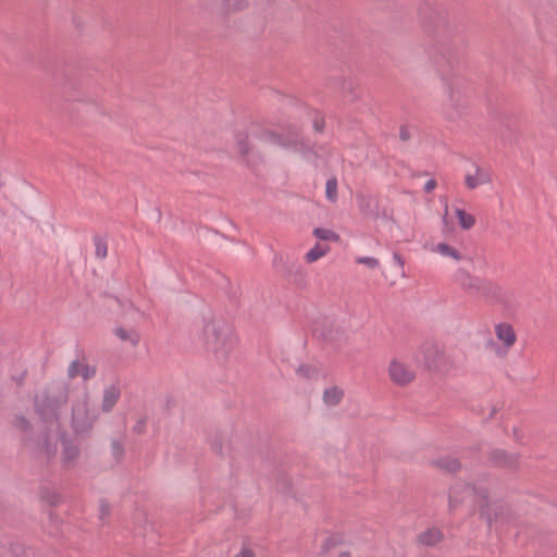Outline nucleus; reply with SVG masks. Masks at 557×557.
I'll use <instances>...</instances> for the list:
<instances>
[{
	"label": "nucleus",
	"mask_w": 557,
	"mask_h": 557,
	"mask_svg": "<svg viewBox=\"0 0 557 557\" xmlns=\"http://www.w3.org/2000/svg\"><path fill=\"white\" fill-rule=\"evenodd\" d=\"M488 494L485 486L457 482L449 490V510H455L466 498L471 497L480 505V515L486 519L490 528L494 522H508L509 509L500 503H490Z\"/></svg>",
	"instance_id": "1"
},
{
	"label": "nucleus",
	"mask_w": 557,
	"mask_h": 557,
	"mask_svg": "<svg viewBox=\"0 0 557 557\" xmlns=\"http://www.w3.org/2000/svg\"><path fill=\"white\" fill-rule=\"evenodd\" d=\"M454 33L455 29L444 18L430 32L433 40V62L444 81L448 79L460 62V54L451 41Z\"/></svg>",
	"instance_id": "2"
},
{
	"label": "nucleus",
	"mask_w": 557,
	"mask_h": 557,
	"mask_svg": "<svg viewBox=\"0 0 557 557\" xmlns=\"http://www.w3.org/2000/svg\"><path fill=\"white\" fill-rule=\"evenodd\" d=\"M202 338L206 349L213 354L219 362L227 359L235 345L232 327L221 319H211L205 322Z\"/></svg>",
	"instance_id": "3"
},
{
	"label": "nucleus",
	"mask_w": 557,
	"mask_h": 557,
	"mask_svg": "<svg viewBox=\"0 0 557 557\" xmlns=\"http://www.w3.org/2000/svg\"><path fill=\"white\" fill-rule=\"evenodd\" d=\"M258 137L262 141L300 152L306 159L317 158V153L310 147L309 143L300 136L296 127L280 134L270 129H263L259 133Z\"/></svg>",
	"instance_id": "4"
},
{
	"label": "nucleus",
	"mask_w": 557,
	"mask_h": 557,
	"mask_svg": "<svg viewBox=\"0 0 557 557\" xmlns=\"http://www.w3.org/2000/svg\"><path fill=\"white\" fill-rule=\"evenodd\" d=\"M97 414L90 409L86 388L72 405L71 428L77 438L89 437L92 426L97 421Z\"/></svg>",
	"instance_id": "5"
},
{
	"label": "nucleus",
	"mask_w": 557,
	"mask_h": 557,
	"mask_svg": "<svg viewBox=\"0 0 557 557\" xmlns=\"http://www.w3.org/2000/svg\"><path fill=\"white\" fill-rule=\"evenodd\" d=\"M456 282L470 296L493 300H498L502 297V288L498 285L488 280L471 275L462 269L457 271Z\"/></svg>",
	"instance_id": "6"
},
{
	"label": "nucleus",
	"mask_w": 557,
	"mask_h": 557,
	"mask_svg": "<svg viewBox=\"0 0 557 557\" xmlns=\"http://www.w3.org/2000/svg\"><path fill=\"white\" fill-rule=\"evenodd\" d=\"M326 88L338 92L346 103H354L361 99V90L358 83L352 78L330 77L326 81Z\"/></svg>",
	"instance_id": "7"
},
{
	"label": "nucleus",
	"mask_w": 557,
	"mask_h": 557,
	"mask_svg": "<svg viewBox=\"0 0 557 557\" xmlns=\"http://www.w3.org/2000/svg\"><path fill=\"white\" fill-rule=\"evenodd\" d=\"M46 399L48 400V404L46 406H44L41 400H36V410L45 418L46 422H48L51 426H58L59 417L57 413V409L60 406L64 405L69 399L67 386H62V389L58 397L53 399H49L48 397H46Z\"/></svg>",
	"instance_id": "8"
},
{
	"label": "nucleus",
	"mask_w": 557,
	"mask_h": 557,
	"mask_svg": "<svg viewBox=\"0 0 557 557\" xmlns=\"http://www.w3.org/2000/svg\"><path fill=\"white\" fill-rule=\"evenodd\" d=\"M519 459V454H512L500 448H494L487 454V461L491 466L509 471H515L518 469Z\"/></svg>",
	"instance_id": "9"
},
{
	"label": "nucleus",
	"mask_w": 557,
	"mask_h": 557,
	"mask_svg": "<svg viewBox=\"0 0 557 557\" xmlns=\"http://www.w3.org/2000/svg\"><path fill=\"white\" fill-rule=\"evenodd\" d=\"M391 380L400 386L409 384L414 379V372L407 366L396 360H393L388 367Z\"/></svg>",
	"instance_id": "10"
},
{
	"label": "nucleus",
	"mask_w": 557,
	"mask_h": 557,
	"mask_svg": "<svg viewBox=\"0 0 557 557\" xmlns=\"http://www.w3.org/2000/svg\"><path fill=\"white\" fill-rule=\"evenodd\" d=\"M358 208L362 215L375 218L377 215V201L371 195L358 191L356 194Z\"/></svg>",
	"instance_id": "11"
},
{
	"label": "nucleus",
	"mask_w": 557,
	"mask_h": 557,
	"mask_svg": "<svg viewBox=\"0 0 557 557\" xmlns=\"http://www.w3.org/2000/svg\"><path fill=\"white\" fill-rule=\"evenodd\" d=\"M62 442V460L65 466H73L79 456V447L75 440L66 437L64 434L61 436Z\"/></svg>",
	"instance_id": "12"
},
{
	"label": "nucleus",
	"mask_w": 557,
	"mask_h": 557,
	"mask_svg": "<svg viewBox=\"0 0 557 557\" xmlns=\"http://www.w3.org/2000/svg\"><path fill=\"white\" fill-rule=\"evenodd\" d=\"M443 539V532L440 529L432 527L425 530L424 532L418 534L416 542L417 544L422 546L433 547L440 542H442Z\"/></svg>",
	"instance_id": "13"
},
{
	"label": "nucleus",
	"mask_w": 557,
	"mask_h": 557,
	"mask_svg": "<svg viewBox=\"0 0 557 557\" xmlns=\"http://www.w3.org/2000/svg\"><path fill=\"white\" fill-rule=\"evenodd\" d=\"M492 182V177L488 172L482 170L480 166H475L474 174L466 175V186L469 189H474L480 185L488 184Z\"/></svg>",
	"instance_id": "14"
},
{
	"label": "nucleus",
	"mask_w": 557,
	"mask_h": 557,
	"mask_svg": "<svg viewBox=\"0 0 557 557\" xmlns=\"http://www.w3.org/2000/svg\"><path fill=\"white\" fill-rule=\"evenodd\" d=\"M37 448L46 459H50L57 454V443L53 442L47 432H44L37 441Z\"/></svg>",
	"instance_id": "15"
},
{
	"label": "nucleus",
	"mask_w": 557,
	"mask_h": 557,
	"mask_svg": "<svg viewBox=\"0 0 557 557\" xmlns=\"http://www.w3.org/2000/svg\"><path fill=\"white\" fill-rule=\"evenodd\" d=\"M119 398H120V389L116 386L111 385V386L107 387L103 392V397H102V405H101L102 411H104V412L111 411L112 408L117 403Z\"/></svg>",
	"instance_id": "16"
},
{
	"label": "nucleus",
	"mask_w": 557,
	"mask_h": 557,
	"mask_svg": "<svg viewBox=\"0 0 557 557\" xmlns=\"http://www.w3.org/2000/svg\"><path fill=\"white\" fill-rule=\"evenodd\" d=\"M496 336L499 341H502L507 347H510L516 342V333L510 324L500 323L495 329Z\"/></svg>",
	"instance_id": "17"
},
{
	"label": "nucleus",
	"mask_w": 557,
	"mask_h": 557,
	"mask_svg": "<svg viewBox=\"0 0 557 557\" xmlns=\"http://www.w3.org/2000/svg\"><path fill=\"white\" fill-rule=\"evenodd\" d=\"M433 466L436 468L447 472V473H455L460 470L461 463L457 458H454L451 456H445L442 458H438L434 460Z\"/></svg>",
	"instance_id": "18"
},
{
	"label": "nucleus",
	"mask_w": 557,
	"mask_h": 557,
	"mask_svg": "<svg viewBox=\"0 0 557 557\" xmlns=\"http://www.w3.org/2000/svg\"><path fill=\"white\" fill-rule=\"evenodd\" d=\"M285 275L297 286L306 284V270L299 264L292 263L286 269Z\"/></svg>",
	"instance_id": "19"
},
{
	"label": "nucleus",
	"mask_w": 557,
	"mask_h": 557,
	"mask_svg": "<svg viewBox=\"0 0 557 557\" xmlns=\"http://www.w3.org/2000/svg\"><path fill=\"white\" fill-rule=\"evenodd\" d=\"M114 334L123 342H129L132 346H137L140 341L139 333L134 329L116 327Z\"/></svg>",
	"instance_id": "20"
},
{
	"label": "nucleus",
	"mask_w": 557,
	"mask_h": 557,
	"mask_svg": "<svg viewBox=\"0 0 557 557\" xmlns=\"http://www.w3.org/2000/svg\"><path fill=\"white\" fill-rule=\"evenodd\" d=\"M423 352L426 367L429 369L437 368L438 361L442 358L440 350L433 345H428L423 348Z\"/></svg>",
	"instance_id": "21"
},
{
	"label": "nucleus",
	"mask_w": 557,
	"mask_h": 557,
	"mask_svg": "<svg viewBox=\"0 0 557 557\" xmlns=\"http://www.w3.org/2000/svg\"><path fill=\"white\" fill-rule=\"evenodd\" d=\"M344 396V392L338 388L337 386H333L330 388H326L323 392V400L329 406H336L338 405Z\"/></svg>",
	"instance_id": "22"
},
{
	"label": "nucleus",
	"mask_w": 557,
	"mask_h": 557,
	"mask_svg": "<svg viewBox=\"0 0 557 557\" xmlns=\"http://www.w3.org/2000/svg\"><path fill=\"white\" fill-rule=\"evenodd\" d=\"M448 95L451 108L456 111L457 115H460L466 108V100L460 92H455L451 86L448 87Z\"/></svg>",
	"instance_id": "23"
},
{
	"label": "nucleus",
	"mask_w": 557,
	"mask_h": 557,
	"mask_svg": "<svg viewBox=\"0 0 557 557\" xmlns=\"http://www.w3.org/2000/svg\"><path fill=\"white\" fill-rule=\"evenodd\" d=\"M456 215L458 218L459 225L463 230H470L474 226L475 218L472 214L466 212L463 209L457 208Z\"/></svg>",
	"instance_id": "24"
},
{
	"label": "nucleus",
	"mask_w": 557,
	"mask_h": 557,
	"mask_svg": "<svg viewBox=\"0 0 557 557\" xmlns=\"http://www.w3.org/2000/svg\"><path fill=\"white\" fill-rule=\"evenodd\" d=\"M433 251L438 252L445 257H450L455 260H460L462 258L461 253L457 249L445 243L437 244Z\"/></svg>",
	"instance_id": "25"
},
{
	"label": "nucleus",
	"mask_w": 557,
	"mask_h": 557,
	"mask_svg": "<svg viewBox=\"0 0 557 557\" xmlns=\"http://www.w3.org/2000/svg\"><path fill=\"white\" fill-rule=\"evenodd\" d=\"M94 244L96 248V257L99 259H104L108 255V244L104 238L99 235L94 236Z\"/></svg>",
	"instance_id": "26"
},
{
	"label": "nucleus",
	"mask_w": 557,
	"mask_h": 557,
	"mask_svg": "<svg viewBox=\"0 0 557 557\" xmlns=\"http://www.w3.org/2000/svg\"><path fill=\"white\" fill-rule=\"evenodd\" d=\"M296 373L299 376L308 379V380L317 379L318 375H319L318 369L314 366H311V364H300L297 368Z\"/></svg>",
	"instance_id": "27"
},
{
	"label": "nucleus",
	"mask_w": 557,
	"mask_h": 557,
	"mask_svg": "<svg viewBox=\"0 0 557 557\" xmlns=\"http://www.w3.org/2000/svg\"><path fill=\"white\" fill-rule=\"evenodd\" d=\"M327 251V247H323L317 244L313 248H311L305 256V259L308 263L314 262L321 257H323Z\"/></svg>",
	"instance_id": "28"
},
{
	"label": "nucleus",
	"mask_w": 557,
	"mask_h": 557,
	"mask_svg": "<svg viewBox=\"0 0 557 557\" xmlns=\"http://www.w3.org/2000/svg\"><path fill=\"white\" fill-rule=\"evenodd\" d=\"M325 195H326V198L331 202H335L337 200V180H336V177H331L326 181Z\"/></svg>",
	"instance_id": "29"
},
{
	"label": "nucleus",
	"mask_w": 557,
	"mask_h": 557,
	"mask_svg": "<svg viewBox=\"0 0 557 557\" xmlns=\"http://www.w3.org/2000/svg\"><path fill=\"white\" fill-rule=\"evenodd\" d=\"M343 543L342 537L338 534H332L327 536L321 546L322 553H327L330 549L341 545Z\"/></svg>",
	"instance_id": "30"
},
{
	"label": "nucleus",
	"mask_w": 557,
	"mask_h": 557,
	"mask_svg": "<svg viewBox=\"0 0 557 557\" xmlns=\"http://www.w3.org/2000/svg\"><path fill=\"white\" fill-rule=\"evenodd\" d=\"M247 139L248 137L245 133H238L236 135V146L242 158H245L249 152Z\"/></svg>",
	"instance_id": "31"
},
{
	"label": "nucleus",
	"mask_w": 557,
	"mask_h": 557,
	"mask_svg": "<svg viewBox=\"0 0 557 557\" xmlns=\"http://www.w3.org/2000/svg\"><path fill=\"white\" fill-rule=\"evenodd\" d=\"M313 234L317 238L322 240H337L338 235L329 228L317 227L313 230Z\"/></svg>",
	"instance_id": "32"
},
{
	"label": "nucleus",
	"mask_w": 557,
	"mask_h": 557,
	"mask_svg": "<svg viewBox=\"0 0 557 557\" xmlns=\"http://www.w3.org/2000/svg\"><path fill=\"white\" fill-rule=\"evenodd\" d=\"M225 10L230 11H239L246 8L247 0H223Z\"/></svg>",
	"instance_id": "33"
},
{
	"label": "nucleus",
	"mask_w": 557,
	"mask_h": 557,
	"mask_svg": "<svg viewBox=\"0 0 557 557\" xmlns=\"http://www.w3.org/2000/svg\"><path fill=\"white\" fill-rule=\"evenodd\" d=\"M112 455L116 461H120L124 456V446L117 440H113L111 443Z\"/></svg>",
	"instance_id": "34"
},
{
	"label": "nucleus",
	"mask_w": 557,
	"mask_h": 557,
	"mask_svg": "<svg viewBox=\"0 0 557 557\" xmlns=\"http://www.w3.org/2000/svg\"><path fill=\"white\" fill-rule=\"evenodd\" d=\"M81 375L84 379V381H88L89 379L96 375V368L87 363H82Z\"/></svg>",
	"instance_id": "35"
},
{
	"label": "nucleus",
	"mask_w": 557,
	"mask_h": 557,
	"mask_svg": "<svg viewBox=\"0 0 557 557\" xmlns=\"http://www.w3.org/2000/svg\"><path fill=\"white\" fill-rule=\"evenodd\" d=\"M13 424L17 430L24 433H27L30 429V423L22 416L16 417Z\"/></svg>",
	"instance_id": "36"
},
{
	"label": "nucleus",
	"mask_w": 557,
	"mask_h": 557,
	"mask_svg": "<svg viewBox=\"0 0 557 557\" xmlns=\"http://www.w3.org/2000/svg\"><path fill=\"white\" fill-rule=\"evenodd\" d=\"M81 370H82V363L77 360L75 361H72L69 366V369H67V376L70 379H74L76 377L78 374H81Z\"/></svg>",
	"instance_id": "37"
},
{
	"label": "nucleus",
	"mask_w": 557,
	"mask_h": 557,
	"mask_svg": "<svg viewBox=\"0 0 557 557\" xmlns=\"http://www.w3.org/2000/svg\"><path fill=\"white\" fill-rule=\"evenodd\" d=\"M313 128L317 133H322L323 129H324V116L319 113V112H315L314 114V117H313Z\"/></svg>",
	"instance_id": "38"
},
{
	"label": "nucleus",
	"mask_w": 557,
	"mask_h": 557,
	"mask_svg": "<svg viewBox=\"0 0 557 557\" xmlns=\"http://www.w3.org/2000/svg\"><path fill=\"white\" fill-rule=\"evenodd\" d=\"M146 425H147L146 418H139L137 420L136 424L133 426V432L138 435L144 434L146 432Z\"/></svg>",
	"instance_id": "39"
},
{
	"label": "nucleus",
	"mask_w": 557,
	"mask_h": 557,
	"mask_svg": "<svg viewBox=\"0 0 557 557\" xmlns=\"http://www.w3.org/2000/svg\"><path fill=\"white\" fill-rule=\"evenodd\" d=\"M358 263H362L368 265L371 269H374L379 265V260L372 257H361L357 259Z\"/></svg>",
	"instance_id": "40"
},
{
	"label": "nucleus",
	"mask_w": 557,
	"mask_h": 557,
	"mask_svg": "<svg viewBox=\"0 0 557 557\" xmlns=\"http://www.w3.org/2000/svg\"><path fill=\"white\" fill-rule=\"evenodd\" d=\"M211 449H212L216 455H223V443H222V438H220V437H215V438L211 442Z\"/></svg>",
	"instance_id": "41"
},
{
	"label": "nucleus",
	"mask_w": 557,
	"mask_h": 557,
	"mask_svg": "<svg viewBox=\"0 0 557 557\" xmlns=\"http://www.w3.org/2000/svg\"><path fill=\"white\" fill-rule=\"evenodd\" d=\"M110 513V504L101 499L100 500V519L103 520Z\"/></svg>",
	"instance_id": "42"
},
{
	"label": "nucleus",
	"mask_w": 557,
	"mask_h": 557,
	"mask_svg": "<svg viewBox=\"0 0 557 557\" xmlns=\"http://www.w3.org/2000/svg\"><path fill=\"white\" fill-rule=\"evenodd\" d=\"M410 137H411V134H410L408 126H406V125L400 126V129H399L400 140L407 141L410 139Z\"/></svg>",
	"instance_id": "43"
},
{
	"label": "nucleus",
	"mask_w": 557,
	"mask_h": 557,
	"mask_svg": "<svg viewBox=\"0 0 557 557\" xmlns=\"http://www.w3.org/2000/svg\"><path fill=\"white\" fill-rule=\"evenodd\" d=\"M235 557H255V553L249 547H243Z\"/></svg>",
	"instance_id": "44"
},
{
	"label": "nucleus",
	"mask_w": 557,
	"mask_h": 557,
	"mask_svg": "<svg viewBox=\"0 0 557 557\" xmlns=\"http://www.w3.org/2000/svg\"><path fill=\"white\" fill-rule=\"evenodd\" d=\"M437 186V182L435 180H429L425 185H424V191L425 193H431L433 191Z\"/></svg>",
	"instance_id": "45"
},
{
	"label": "nucleus",
	"mask_w": 557,
	"mask_h": 557,
	"mask_svg": "<svg viewBox=\"0 0 557 557\" xmlns=\"http://www.w3.org/2000/svg\"><path fill=\"white\" fill-rule=\"evenodd\" d=\"M522 437H523L522 432L520 430H518V429H513V438H515V441L520 442L522 440Z\"/></svg>",
	"instance_id": "46"
},
{
	"label": "nucleus",
	"mask_w": 557,
	"mask_h": 557,
	"mask_svg": "<svg viewBox=\"0 0 557 557\" xmlns=\"http://www.w3.org/2000/svg\"><path fill=\"white\" fill-rule=\"evenodd\" d=\"M394 260L395 262L399 265V267H403L404 265V260L401 258V256L397 252L394 253Z\"/></svg>",
	"instance_id": "47"
},
{
	"label": "nucleus",
	"mask_w": 557,
	"mask_h": 557,
	"mask_svg": "<svg viewBox=\"0 0 557 557\" xmlns=\"http://www.w3.org/2000/svg\"><path fill=\"white\" fill-rule=\"evenodd\" d=\"M338 557H350V553L347 550L342 552V553H339Z\"/></svg>",
	"instance_id": "48"
},
{
	"label": "nucleus",
	"mask_w": 557,
	"mask_h": 557,
	"mask_svg": "<svg viewBox=\"0 0 557 557\" xmlns=\"http://www.w3.org/2000/svg\"><path fill=\"white\" fill-rule=\"evenodd\" d=\"M58 502H59V497L54 496L53 499L51 500V504L55 505Z\"/></svg>",
	"instance_id": "49"
},
{
	"label": "nucleus",
	"mask_w": 557,
	"mask_h": 557,
	"mask_svg": "<svg viewBox=\"0 0 557 557\" xmlns=\"http://www.w3.org/2000/svg\"><path fill=\"white\" fill-rule=\"evenodd\" d=\"M494 413H495V410H493V411L491 412L490 418H492V417L494 416Z\"/></svg>",
	"instance_id": "50"
}]
</instances>
